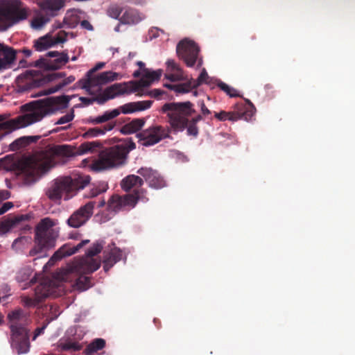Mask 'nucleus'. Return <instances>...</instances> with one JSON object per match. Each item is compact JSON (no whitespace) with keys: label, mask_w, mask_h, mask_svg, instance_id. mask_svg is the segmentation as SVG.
Segmentation results:
<instances>
[{"label":"nucleus","mask_w":355,"mask_h":355,"mask_svg":"<svg viewBox=\"0 0 355 355\" xmlns=\"http://www.w3.org/2000/svg\"><path fill=\"white\" fill-rule=\"evenodd\" d=\"M69 253V252L64 251L63 247L60 248L53 254L49 261L46 263V268L47 266H53L57 261L61 260L62 258L70 256L71 254H68Z\"/></svg>","instance_id":"obj_42"},{"label":"nucleus","mask_w":355,"mask_h":355,"mask_svg":"<svg viewBox=\"0 0 355 355\" xmlns=\"http://www.w3.org/2000/svg\"><path fill=\"white\" fill-rule=\"evenodd\" d=\"M71 98L68 96L46 98V115L54 114L68 107Z\"/></svg>","instance_id":"obj_22"},{"label":"nucleus","mask_w":355,"mask_h":355,"mask_svg":"<svg viewBox=\"0 0 355 355\" xmlns=\"http://www.w3.org/2000/svg\"><path fill=\"white\" fill-rule=\"evenodd\" d=\"M39 282V284L35 288V297L34 299L25 298L24 303L28 306H37L39 303L42 302L44 298V277L43 275H35L31 280V284H33Z\"/></svg>","instance_id":"obj_20"},{"label":"nucleus","mask_w":355,"mask_h":355,"mask_svg":"<svg viewBox=\"0 0 355 355\" xmlns=\"http://www.w3.org/2000/svg\"><path fill=\"white\" fill-rule=\"evenodd\" d=\"M39 138V136L21 137L10 144V150L12 151L18 150L27 146L31 143L36 142Z\"/></svg>","instance_id":"obj_36"},{"label":"nucleus","mask_w":355,"mask_h":355,"mask_svg":"<svg viewBox=\"0 0 355 355\" xmlns=\"http://www.w3.org/2000/svg\"><path fill=\"white\" fill-rule=\"evenodd\" d=\"M34 49L37 51H42L44 50V36H42L34 41Z\"/></svg>","instance_id":"obj_52"},{"label":"nucleus","mask_w":355,"mask_h":355,"mask_svg":"<svg viewBox=\"0 0 355 355\" xmlns=\"http://www.w3.org/2000/svg\"><path fill=\"white\" fill-rule=\"evenodd\" d=\"M74 114L73 112L69 114H67L62 117H60L58 121L55 123V124H64L70 122L73 119Z\"/></svg>","instance_id":"obj_54"},{"label":"nucleus","mask_w":355,"mask_h":355,"mask_svg":"<svg viewBox=\"0 0 355 355\" xmlns=\"http://www.w3.org/2000/svg\"><path fill=\"white\" fill-rule=\"evenodd\" d=\"M80 101L85 105H89L92 104L94 101L97 102L96 96L92 98L87 97H80Z\"/></svg>","instance_id":"obj_60"},{"label":"nucleus","mask_w":355,"mask_h":355,"mask_svg":"<svg viewBox=\"0 0 355 355\" xmlns=\"http://www.w3.org/2000/svg\"><path fill=\"white\" fill-rule=\"evenodd\" d=\"M69 146L62 145L49 148L46 146V173L60 163V155H69Z\"/></svg>","instance_id":"obj_19"},{"label":"nucleus","mask_w":355,"mask_h":355,"mask_svg":"<svg viewBox=\"0 0 355 355\" xmlns=\"http://www.w3.org/2000/svg\"><path fill=\"white\" fill-rule=\"evenodd\" d=\"M122 257V251L116 247L110 250H104L103 260L104 270L107 272L116 263L121 260Z\"/></svg>","instance_id":"obj_27"},{"label":"nucleus","mask_w":355,"mask_h":355,"mask_svg":"<svg viewBox=\"0 0 355 355\" xmlns=\"http://www.w3.org/2000/svg\"><path fill=\"white\" fill-rule=\"evenodd\" d=\"M217 86L225 93H226L228 96L230 97H236L239 96V94L237 92V90L227 84L219 80L217 83Z\"/></svg>","instance_id":"obj_45"},{"label":"nucleus","mask_w":355,"mask_h":355,"mask_svg":"<svg viewBox=\"0 0 355 355\" xmlns=\"http://www.w3.org/2000/svg\"><path fill=\"white\" fill-rule=\"evenodd\" d=\"M67 269V266L65 268L60 269V270L56 273V278L62 282H73L72 286L74 289L78 290L79 291H84L91 288L93 286V284L91 282V278L89 277H86L83 275H88L89 273H85L83 272H74L71 274L68 279H65L64 277V270Z\"/></svg>","instance_id":"obj_17"},{"label":"nucleus","mask_w":355,"mask_h":355,"mask_svg":"<svg viewBox=\"0 0 355 355\" xmlns=\"http://www.w3.org/2000/svg\"><path fill=\"white\" fill-rule=\"evenodd\" d=\"M89 243V240L86 239L82 241L80 243H79L76 247H74L71 251H69V253L68 254H73L76 253L80 248H82L84 245Z\"/></svg>","instance_id":"obj_57"},{"label":"nucleus","mask_w":355,"mask_h":355,"mask_svg":"<svg viewBox=\"0 0 355 355\" xmlns=\"http://www.w3.org/2000/svg\"><path fill=\"white\" fill-rule=\"evenodd\" d=\"M133 200H129L128 195L119 196L113 195L107 202V208L109 210L119 211L126 207L131 208Z\"/></svg>","instance_id":"obj_28"},{"label":"nucleus","mask_w":355,"mask_h":355,"mask_svg":"<svg viewBox=\"0 0 355 355\" xmlns=\"http://www.w3.org/2000/svg\"><path fill=\"white\" fill-rule=\"evenodd\" d=\"M65 4L66 0H46V24L58 16Z\"/></svg>","instance_id":"obj_29"},{"label":"nucleus","mask_w":355,"mask_h":355,"mask_svg":"<svg viewBox=\"0 0 355 355\" xmlns=\"http://www.w3.org/2000/svg\"><path fill=\"white\" fill-rule=\"evenodd\" d=\"M22 112L29 113L20 115L0 124V128L10 131L26 127L40 121L44 116V99L34 101L21 107Z\"/></svg>","instance_id":"obj_3"},{"label":"nucleus","mask_w":355,"mask_h":355,"mask_svg":"<svg viewBox=\"0 0 355 355\" xmlns=\"http://www.w3.org/2000/svg\"><path fill=\"white\" fill-rule=\"evenodd\" d=\"M146 120L144 118L134 119L130 122L123 125L120 129V132L124 135H128L137 132L145 125Z\"/></svg>","instance_id":"obj_32"},{"label":"nucleus","mask_w":355,"mask_h":355,"mask_svg":"<svg viewBox=\"0 0 355 355\" xmlns=\"http://www.w3.org/2000/svg\"><path fill=\"white\" fill-rule=\"evenodd\" d=\"M209 78V76L205 69H202L198 78L196 80V84H198V86L204 83H207V79Z\"/></svg>","instance_id":"obj_56"},{"label":"nucleus","mask_w":355,"mask_h":355,"mask_svg":"<svg viewBox=\"0 0 355 355\" xmlns=\"http://www.w3.org/2000/svg\"><path fill=\"white\" fill-rule=\"evenodd\" d=\"M119 78V73L112 71H107L101 72L92 78L81 79L80 83L83 89H85L89 94H92V88L106 85L110 82L117 80Z\"/></svg>","instance_id":"obj_15"},{"label":"nucleus","mask_w":355,"mask_h":355,"mask_svg":"<svg viewBox=\"0 0 355 355\" xmlns=\"http://www.w3.org/2000/svg\"><path fill=\"white\" fill-rule=\"evenodd\" d=\"M153 101H141L135 102V105L136 106V110L137 112L144 111L148 108H150L153 104Z\"/></svg>","instance_id":"obj_49"},{"label":"nucleus","mask_w":355,"mask_h":355,"mask_svg":"<svg viewBox=\"0 0 355 355\" xmlns=\"http://www.w3.org/2000/svg\"><path fill=\"white\" fill-rule=\"evenodd\" d=\"M30 275L29 269L23 268L17 273L16 279L18 282H24L28 279Z\"/></svg>","instance_id":"obj_50"},{"label":"nucleus","mask_w":355,"mask_h":355,"mask_svg":"<svg viewBox=\"0 0 355 355\" xmlns=\"http://www.w3.org/2000/svg\"><path fill=\"white\" fill-rule=\"evenodd\" d=\"M166 64L168 71L174 72L176 73H182V69L174 60H168Z\"/></svg>","instance_id":"obj_48"},{"label":"nucleus","mask_w":355,"mask_h":355,"mask_svg":"<svg viewBox=\"0 0 355 355\" xmlns=\"http://www.w3.org/2000/svg\"><path fill=\"white\" fill-rule=\"evenodd\" d=\"M245 101V105L241 104L239 105L237 111H220V112H215L214 116L220 121H225L227 120L236 121L239 119H244L248 121L254 115L256 108L249 100L246 99Z\"/></svg>","instance_id":"obj_13"},{"label":"nucleus","mask_w":355,"mask_h":355,"mask_svg":"<svg viewBox=\"0 0 355 355\" xmlns=\"http://www.w3.org/2000/svg\"><path fill=\"white\" fill-rule=\"evenodd\" d=\"M64 76V72L53 71L46 73V96L59 91L75 80V77L73 76L62 79Z\"/></svg>","instance_id":"obj_16"},{"label":"nucleus","mask_w":355,"mask_h":355,"mask_svg":"<svg viewBox=\"0 0 355 355\" xmlns=\"http://www.w3.org/2000/svg\"><path fill=\"white\" fill-rule=\"evenodd\" d=\"M44 329V324H43L41 327L37 328L35 330V332H34V336L33 337V340H35L36 338L40 335V334L43 331V330Z\"/></svg>","instance_id":"obj_64"},{"label":"nucleus","mask_w":355,"mask_h":355,"mask_svg":"<svg viewBox=\"0 0 355 355\" xmlns=\"http://www.w3.org/2000/svg\"><path fill=\"white\" fill-rule=\"evenodd\" d=\"M66 40L67 34L64 31H60L54 38H53L49 34H46V49L51 47L54 44L63 43Z\"/></svg>","instance_id":"obj_40"},{"label":"nucleus","mask_w":355,"mask_h":355,"mask_svg":"<svg viewBox=\"0 0 355 355\" xmlns=\"http://www.w3.org/2000/svg\"><path fill=\"white\" fill-rule=\"evenodd\" d=\"M103 248V242L94 243L87 251L85 257L67 265V269L64 270V279H68L74 272H83L85 273H93L101 266L100 259L94 258L99 254Z\"/></svg>","instance_id":"obj_6"},{"label":"nucleus","mask_w":355,"mask_h":355,"mask_svg":"<svg viewBox=\"0 0 355 355\" xmlns=\"http://www.w3.org/2000/svg\"><path fill=\"white\" fill-rule=\"evenodd\" d=\"M135 92H137V84L132 83V81L115 83L107 87L102 93L96 96L97 103L98 104H104L110 99Z\"/></svg>","instance_id":"obj_12"},{"label":"nucleus","mask_w":355,"mask_h":355,"mask_svg":"<svg viewBox=\"0 0 355 355\" xmlns=\"http://www.w3.org/2000/svg\"><path fill=\"white\" fill-rule=\"evenodd\" d=\"M122 11L123 8L121 6L117 4H112L107 9V14L109 17L119 20V17Z\"/></svg>","instance_id":"obj_46"},{"label":"nucleus","mask_w":355,"mask_h":355,"mask_svg":"<svg viewBox=\"0 0 355 355\" xmlns=\"http://www.w3.org/2000/svg\"><path fill=\"white\" fill-rule=\"evenodd\" d=\"M198 86V84H196V80H192L185 83L175 85L172 86L174 87V91L178 93H187L191 91V89L196 88Z\"/></svg>","instance_id":"obj_44"},{"label":"nucleus","mask_w":355,"mask_h":355,"mask_svg":"<svg viewBox=\"0 0 355 355\" xmlns=\"http://www.w3.org/2000/svg\"><path fill=\"white\" fill-rule=\"evenodd\" d=\"M107 188H108V187H107V184H99L98 186L92 188L90 190L89 193L87 196V197H88V198L96 197L98 195H99L103 192H105L107 191Z\"/></svg>","instance_id":"obj_47"},{"label":"nucleus","mask_w":355,"mask_h":355,"mask_svg":"<svg viewBox=\"0 0 355 355\" xmlns=\"http://www.w3.org/2000/svg\"><path fill=\"white\" fill-rule=\"evenodd\" d=\"M20 164L26 173V181L33 183L44 173V147L39 146L28 156L22 157Z\"/></svg>","instance_id":"obj_9"},{"label":"nucleus","mask_w":355,"mask_h":355,"mask_svg":"<svg viewBox=\"0 0 355 355\" xmlns=\"http://www.w3.org/2000/svg\"><path fill=\"white\" fill-rule=\"evenodd\" d=\"M44 24V17L35 18L31 21V26L33 28L39 30L41 29Z\"/></svg>","instance_id":"obj_51"},{"label":"nucleus","mask_w":355,"mask_h":355,"mask_svg":"<svg viewBox=\"0 0 355 355\" xmlns=\"http://www.w3.org/2000/svg\"><path fill=\"white\" fill-rule=\"evenodd\" d=\"M101 144L99 141H87L81 144L79 146V151L81 154L89 152H94L96 149L100 148Z\"/></svg>","instance_id":"obj_43"},{"label":"nucleus","mask_w":355,"mask_h":355,"mask_svg":"<svg viewBox=\"0 0 355 355\" xmlns=\"http://www.w3.org/2000/svg\"><path fill=\"white\" fill-rule=\"evenodd\" d=\"M200 105L202 113L204 116H207L210 114L209 110L206 107L203 101H202L200 102Z\"/></svg>","instance_id":"obj_63"},{"label":"nucleus","mask_w":355,"mask_h":355,"mask_svg":"<svg viewBox=\"0 0 355 355\" xmlns=\"http://www.w3.org/2000/svg\"><path fill=\"white\" fill-rule=\"evenodd\" d=\"M30 67H40V70H26L16 79L17 92L24 93L44 85V57L31 63Z\"/></svg>","instance_id":"obj_8"},{"label":"nucleus","mask_w":355,"mask_h":355,"mask_svg":"<svg viewBox=\"0 0 355 355\" xmlns=\"http://www.w3.org/2000/svg\"><path fill=\"white\" fill-rule=\"evenodd\" d=\"M135 148V144L132 143L130 149L123 145H116L102 150L98 158L92 164V168L101 171L119 167L125 163L130 150Z\"/></svg>","instance_id":"obj_5"},{"label":"nucleus","mask_w":355,"mask_h":355,"mask_svg":"<svg viewBox=\"0 0 355 355\" xmlns=\"http://www.w3.org/2000/svg\"><path fill=\"white\" fill-rule=\"evenodd\" d=\"M115 126L114 122H109L101 127H95L89 128L85 133H83V137L85 139L92 138L95 137H98L99 135H103L107 132L111 131Z\"/></svg>","instance_id":"obj_33"},{"label":"nucleus","mask_w":355,"mask_h":355,"mask_svg":"<svg viewBox=\"0 0 355 355\" xmlns=\"http://www.w3.org/2000/svg\"><path fill=\"white\" fill-rule=\"evenodd\" d=\"M170 128L155 124L137 132L136 136L141 145L144 146H151L164 139L170 138Z\"/></svg>","instance_id":"obj_10"},{"label":"nucleus","mask_w":355,"mask_h":355,"mask_svg":"<svg viewBox=\"0 0 355 355\" xmlns=\"http://www.w3.org/2000/svg\"><path fill=\"white\" fill-rule=\"evenodd\" d=\"M10 288L6 284H3L0 286V300L5 299L6 297L10 295L9 294Z\"/></svg>","instance_id":"obj_55"},{"label":"nucleus","mask_w":355,"mask_h":355,"mask_svg":"<svg viewBox=\"0 0 355 355\" xmlns=\"http://www.w3.org/2000/svg\"><path fill=\"white\" fill-rule=\"evenodd\" d=\"M137 173L144 177L149 187L152 188L161 189L165 186L163 178L157 171L151 168H141Z\"/></svg>","instance_id":"obj_21"},{"label":"nucleus","mask_w":355,"mask_h":355,"mask_svg":"<svg viewBox=\"0 0 355 355\" xmlns=\"http://www.w3.org/2000/svg\"><path fill=\"white\" fill-rule=\"evenodd\" d=\"M120 112L123 114H130L137 112L135 102L126 103L119 107V109H114L111 111H106L102 115L96 117H90L88 122L92 124H100L109 121L120 114Z\"/></svg>","instance_id":"obj_18"},{"label":"nucleus","mask_w":355,"mask_h":355,"mask_svg":"<svg viewBox=\"0 0 355 355\" xmlns=\"http://www.w3.org/2000/svg\"><path fill=\"white\" fill-rule=\"evenodd\" d=\"M11 329L12 347L18 354H25L29 351L30 343L28 331L24 326L27 317L21 309L15 310L8 315Z\"/></svg>","instance_id":"obj_4"},{"label":"nucleus","mask_w":355,"mask_h":355,"mask_svg":"<svg viewBox=\"0 0 355 355\" xmlns=\"http://www.w3.org/2000/svg\"><path fill=\"white\" fill-rule=\"evenodd\" d=\"M96 204L97 202L91 200L80 207L67 219V225L73 228H78L84 225L92 216Z\"/></svg>","instance_id":"obj_14"},{"label":"nucleus","mask_w":355,"mask_h":355,"mask_svg":"<svg viewBox=\"0 0 355 355\" xmlns=\"http://www.w3.org/2000/svg\"><path fill=\"white\" fill-rule=\"evenodd\" d=\"M143 184V180L135 175H128L123 179L121 184L122 189L125 191H128L133 188L141 187Z\"/></svg>","instance_id":"obj_34"},{"label":"nucleus","mask_w":355,"mask_h":355,"mask_svg":"<svg viewBox=\"0 0 355 355\" xmlns=\"http://www.w3.org/2000/svg\"><path fill=\"white\" fill-rule=\"evenodd\" d=\"M177 54L189 67L194 66L198 61V67L202 64V59H198L200 48L196 42L192 40L184 39L180 41L176 48Z\"/></svg>","instance_id":"obj_11"},{"label":"nucleus","mask_w":355,"mask_h":355,"mask_svg":"<svg viewBox=\"0 0 355 355\" xmlns=\"http://www.w3.org/2000/svg\"><path fill=\"white\" fill-rule=\"evenodd\" d=\"M58 220L46 217V249L55 246L59 235Z\"/></svg>","instance_id":"obj_24"},{"label":"nucleus","mask_w":355,"mask_h":355,"mask_svg":"<svg viewBox=\"0 0 355 355\" xmlns=\"http://www.w3.org/2000/svg\"><path fill=\"white\" fill-rule=\"evenodd\" d=\"M105 346V340L103 338L94 339L84 350L86 355H91L92 354L103 349Z\"/></svg>","instance_id":"obj_39"},{"label":"nucleus","mask_w":355,"mask_h":355,"mask_svg":"<svg viewBox=\"0 0 355 355\" xmlns=\"http://www.w3.org/2000/svg\"><path fill=\"white\" fill-rule=\"evenodd\" d=\"M27 10L19 0H0V31H4L27 18Z\"/></svg>","instance_id":"obj_7"},{"label":"nucleus","mask_w":355,"mask_h":355,"mask_svg":"<svg viewBox=\"0 0 355 355\" xmlns=\"http://www.w3.org/2000/svg\"><path fill=\"white\" fill-rule=\"evenodd\" d=\"M46 56L54 58L53 60L46 59V72L49 70H56L68 62L69 57L67 53H60L58 51H49Z\"/></svg>","instance_id":"obj_26"},{"label":"nucleus","mask_w":355,"mask_h":355,"mask_svg":"<svg viewBox=\"0 0 355 355\" xmlns=\"http://www.w3.org/2000/svg\"><path fill=\"white\" fill-rule=\"evenodd\" d=\"M69 253V252L64 251L63 247L60 248L53 254L49 261L46 263V268L47 266H53L57 261L61 260L62 258L70 256L71 254H68Z\"/></svg>","instance_id":"obj_41"},{"label":"nucleus","mask_w":355,"mask_h":355,"mask_svg":"<svg viewBox=\"0 0 355 355\" xmlns=\"http://www.w3.org/2000/svg\"><path fill=\"white\" fill-rule=\"evenodd\" d=\"M33 218L31 214H21L3 218L0 222V233L6 234L10 230L18 227L21 223Z\"/></svg>","instance_id":"obj_23"},{"label":"nucleus","mask_w":355,"mask_h":355,"mask_svg":"<svg viewBox=\"0 0 355 355\" xmlns=\"http://www.w3.org/2000/svg\"><path fill=\"white\" fill-rule=\"evenodd\" d=\"M90 180L89 175H74L57 178L49 189V198L53 200H58L65 195L64 199L68 200L78 191L85 188Z\"/></svg>","instance_id":"obj_2"},{"label":"nucleus","mask_w":355,"mask_h":355,"mask_svg":"<svg viewBox=\"0 0 355 355\" xmlns=\"http://www.w3.org/2000/svg\"><path fill=\"white\" fill-rule=\"evenodd\" d=\"M81 338L78 336V337H74L73 338L69 339H60L59 340L58 347L61 348L62 350L67 351L72 350L74 352L79 351L81 349L82 346L78 342V340H80Z\"/></svg>","instance_id":"obj_37"},{"label":"nucleus","mask_w":355,"mask_h":355,"mask_svg":"<svg viewBox=\"0 0 355 355\" xmlns=\"http://www.w3.org/2000/svg\"><path fill=\"white\" fill-rule=\"evenodd\" d=\"M15 57L16 52L12 48L0 43V70L10 64Z\"/></svg>","instance_id":"obj_31"},{"label":"nucleus","mask_w":355,"mask_h":355,"mask_svg":"<svg viewBox=\"0 0 355 355\" xmlns=\"http://www.w3.org/2000/svg\"><path fill=\"white\" fill-rule=\"evenodd\" d=\"M164 93V92L163 90H161L159 89H154L153 90H151L150 92H149V95L151 96V97H154V98H159L160 96H162L163 94Z\"/></svg>","instance_id":"obj_61"},{"label":"nucleus","mask_w":355,"mask_h":355,"mask_svg":"<svg viewBox=\"0 0 355 355\" xmlns=\"http://www.w3.org/2000/svg\"><path fill=\"white\" fill-rule=\"evenodd\" d=\"M162 112L167 115L171 128L175 131L182 132L187 128L188 135H198L197 124L189 121V117L196 113L191 102L167 103L162 107Z\"/></svg>","instance_id":"obj_1"},{"label":"nucleus","mask_w":355,"mask_h":355,"mask_svg":"<svg viewBox=\"0 0 355 355\" xmlns=\"http://www.w3.org/2000/svg\"><path fill=\"white\" fill-rule=\"evenodd\" d=\"M105 65V62H98L94 67H93L92 69H91L89 71H87V74H86V76L87 78H92L93 76H94V73L96 71H97L99 69H101L102 68H103Z\"/></svg>","instance_id":"obj_53"},{"label":"nucleus","mask_w":355,"mask_h":355,"mask_svg":"<svg viewBox=\"0 0 355 355\" xmlns=\"http://www.w3.org/2000/svg\"><path fill=\"white\" fill-rule=\"evenodd\" d=\"M128 195L129 200H131V201L133 200L131 208L135 207L138 201L146 202L148 200V198L146 197V191L144 189H135L132 193Z\"/></svg>","instance_id":"obj_38"},{"label":"nucleus","mask_w":355,"mask_h":355,"mask_svg":"<svg viewBox=\"0 0 355 355\" xmlns=\"http://www.w3.org/2000/svg\"><path fill=\"white\" fill-rule=\"evenodd\" d=\"M11 193L8 190H0V204L10 198Z\"/></svg>","instance_id":"obj_59"},{"label":"nucleus","mask_w":355,"mask_h":355,"mask_svg":"<svg viewBox=\"0 0 355 355\" xmlns=\"http://www.w3.org/2000/svg\"><path fill=\"white\" fill-rule=\"evenodd\" d=\"M80 26L88 31H92L94 29L93 26L87 20H83L80 22Z\"/></svg>","instance_id":"obj_62"},{"label":"nucleus","mask_w":355,"mask_h":355,"mask_svg":"<svg viewBox=\"0 0 355 355\" xmlns=\"http://www.w3.org/2000/svg\"><path fill=\"white\" fill-rule=\"evenodd\" d=\"M34 247L29 251L30 256H35L44 248V218L40 220L35 230Z\"/></svg>","instance_id":"obj_25"},{"label":"nucleus","mask_w":355,"mask_h":355,"mask_svg":"<svg viewBox=\"0 0 355 355\" xmlns=\"http://www.w3.org/2000/svg\"><path fill=\"white\" fill-rule=\"evenodd\" d=\"M13 207L14 204L12 202H6L3 203L0 207V216L8 211Z\"/></svg>","instance_id":"obj_58"},{"label":"nucleus","mask_w":355,"mask_h":355,"mask_svg":"<svg viewBox=\"0 0 355 355\" xmlns=\"http://www.w3.org/2000/svg\"><path fill=\"white\" fill-rule=\"evenodd\" d=\"M162 76V70L149 71L144 69V75L139 81H132V83L137 84V91L142 87H148L153 81L159 80Z\"/></svg>","instance_id":"obj_30"},{"label":"nucleus","mask_w":355,"mask_h":355,"mask_svg":"<svg viewBox=\"0 0 355 355\" xmlns=\"http://www.w3.org/2000/svg\"><path fill=\"white\" fill-rule=\"evenodd\" d=\"M141 21L139 12L133 8H128L119 18V21L123 24H135Z\"/></svg>","instance_id":"obj_35"}]
</instances>
